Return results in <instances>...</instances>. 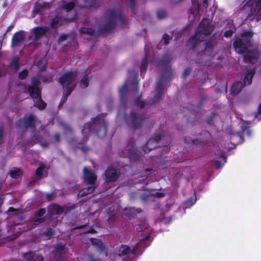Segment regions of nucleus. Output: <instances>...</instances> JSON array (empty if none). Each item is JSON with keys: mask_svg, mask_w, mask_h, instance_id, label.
<instances>
[{"mask_svg": "<svg viewBox=\"0 0 261 261\" xmlns=\"http://www.w3.org/2000/svg\"><path fill=\"white\" fill-rule=\"evenodd\" d=\"M171 60L170 57L166 56L159 62L154 57L152 59L149 54L147 51H146L145 58L143 60L140 66L141 75L146 72L149 62L159 66L162 70L161 77L156 85L155 93L149 105L155 104L161 99L164 93L167 83L172 79V70L168 64Z\"/></svg>", "mask_w": 261, "mask_h": 261, "instance_id": "1", "label": "nucleus"}, {"mask_svg": "<svg viewBox=\"0 0 261 261\" xmlns=\"http://www.w3.org/2000/svg\"><path fill=\"white\" fill-rule=\"evenodd\" d=\"M139 241L132 249L125 245H120L116 248V254L122 257L123 261H134L137 255L141 254L143 249L149 245L151 228L146 221L136 228Z\"/></svg>", "mask_w": 261, "mask_h": 261, "instance_id": "2", "label": "nucleus"}, {"mask_svg": "<svg viewBox=\"0 0 261 261\" xmlns=\"http://www.w3.org/2000/svg\"><path fill=\"white\" fill-rule=\"evenodd\" d=\"M134 88L135 91L138 90V82L136 79L129 83L128 79H127L124 84L119 89V94L120 97L121 105L118 110L117 118H123L126 124L133 128H137L146 123V118L143 115L140 116V113H137L134 111L131 112L129 116L125 115V112L126 110V95L128 88L130 87Z\"/></svg>", "mask_w": 261, "mask_h": 261, "instance_id": "3", "label": "nucleus"}, {"mask_svg": "<svg viewBox=\"0 0 261 261\" xmlns=\"http://www.w3.org/2000/svg\"><path fill=\"white\" fill-rule=\"evenodd\" d=\"M214 28V25L210 19H203L199 24L194 35L188 40L187 45L196 51V47L200 42L206 41L204 43V52L212 50L216 44L217 40L216 39L214 40L207 41V38L212 33Z\"/></svg>", "mask_w": 261, "mask_h": 261, "instance_id": "4", "label": "nucleus"}, {"mask_svg": "<svg viewBox=\"0 0 261 261\" xmlns=\"http://www.w3.org/2000/svg\"><path fill=\"white\" fill-rule=\"evenodd\" d=\"M253 33L250 31H245L242 37L244 42L241 38H237L234 42L235 50L239 54H244V60L246 62L255 63L258 56V50L251 44V37Z\"/></svg>", "mask_w": 261, "mask_h": 261, "instance_id": "5", "label": "nucleus"}, {"mask_svg": "<svg viewBox=\"0 0 261 261\" xmlns=\"http://www.w3.org/2000/svg\"><path fill=\"white\" fill-rule=\"evenodd\" d=\"M124 21V17L119 9L110 8L105 14L101 31L110 33L116 25H123Z\"/></svg>", "mask_w": 261, "mask_h": 261, "instance_id": "6", "label": "nucleus"}, {"mask_svg": "<svg viewBox=\"0 0 261 261\" xmlns=\"http://www.w3.org/2000/svg\"><path fill=\"white\" fill-rule=\"evenodd\" d=\"M50 82L51 79H47V77L41 76H37L32 79L31 85L25 88L29 93L31 97L34 99V105L40 110L43 109L46 103L41 98V92L39 88L40 81Z\"/></svg>", "mask_w": 261, "mask_h": 261, "instance_id": "7", "label": "nucleus"}, {"mask_svg": "<svg viewBox=\"0 0 261 261\" xmlns=\"http://www.w3.org/2000/svg\"><path fill=\"white\" fill-rule=\"evenodd\" d=\"M91 123H86L84 125L82 130L83 135L86 137H88L90 133L93 132L94 129L97 128L96 134L99 138H103L107 134L106 122L101 116H98L92 119Z\"/></svg>", "mask_w": 261, "mask_h": 261, "instance_id": "8", "label": "nucleus"}, {"mask_svg": "<svg viewBox=\"0 0 261 261\" xmlns=\"http://www.w3.org/2000/svg\"><path fill=\"white\" fill-rule=\"evenodd\" d=\"M77 72L71 71L63 74L59 79V82L65 90V93L60 103V106L63 105L66 100L76 85Z\"/></svg>", "mask_w": 261, "mask_h": 261, "instance_id": "9", "label": "nucleus"}, {"mask_svg": "<svg viewBox=\"0 0 261 261\" xmlns=\"http://www.w3.org/2000/svg\"><path fill=\"white\" fill-rule=\"evenodd\" d=\"M84 178L85 182L88 185V187L84 188L79 192L78 196L80 197L92 193L95 188V182L97 177L87 167H85L84 169Z\"/></svg>", "mask_w": 261, "mask_h": 261, "instance_id": "10", "label": "nucleus"}, {"mask_svg": "<svg viewBox=\"0 0 261 261\" xmlns=\"http://www.w3.org/2000/svg\"><path fill=\"white\" fill-rule=\"evenodd\" d=\"M255 73L254 69H249L247 70L244 77V84L238 82L234 83L231 88V92L233 94L239 93L245 85H249L252 83V79Z\"/></svg>", "mask_w": 261, "mask_h": 261, "instance_id": "11", "label": "nucleus"}, {"mask_svg": "<svg viewBox=\"0 0 261 261\" xmlns=\"http://www.w3.org/2000/svg\"><path fill=\"white\" fill-rule=\"evenodd\" d=\"M90 241L92 244L97 250L99 257L98 258H95L92 256H90L89 261H97L98 260H102L106 259L107 256V253L106 252V246L103 243L99 240L96 239L91 238Z\"/></svg>", "mask_w": 261, "mask_h": 261, "instance_id": "12", "label": "nucleus"}, {"mask_svg": "<svg viewBox=\"0 0 261 261\" xmlns=\"http://www.w3.org/2000/svg\"><path fill=\"white\" fill-rule=\"evenodd\" d=\"M244 10L250 11L248 15L261 16V0H247L244 5Z\"/></svg>", "mask_w": 261, "mask_h": 261, "instance_id": "13", "label": "nucleus"}, {"mask_svg": "<svg viewBox=\"0 0 261 261\" xmlns=\"http://www.w3.org/2000/svg\"><path fill=\"white\" fill-rule=\"evenodd\" d=\"M120 155L127 157L131 161H136L141 157L140 152L135 148L133 143L129 144L127 146L121 151Z\"/></svg>", "mask_w": 261, "mask_h": 261, "instance_id": "14", "label": "nucleus"}, {"mask_svg": "<svg viewBox=\"0 0 261 261\" xmlns=\"http://www.w3.org/2000/svg\"><path fill=\"white\" fill-rule=\"evenodd\" d=\"M49 30L47 26L34 28L33 30V34L28 38L29 44L35 43L39 38L47 34Z\"/></svg>", "mask_w": 261, "mask_h": 261, "instance_id": "15", "label": "nucleus"}, {"mask_svg": "<svg viewBox=\"0 0 261 261\" xmlns=\"http://www.w3.org/2000/svg\"><path fill=\"white\" fill-rule=\"evenodd\" d=\"M36 120L35 116L32 115L23 119H20L16 123L19 129L31 128L33 129L35 127Z\"/></svg>", "mask_w": 261, "mask_h": 261, "instance_id": "16", "label": "nucleus"}, {"mask_svg": "<svg viewBox=\"0 0 261 261\" xmlns=\"http://www.w3.org/2000/svg\"><path fill=\"white\" fill-rule=\"evenodd\" d=\"M65 252V246L62 244H58L55 248V250L51 253L48 261H65L63 254Z\"/></svg>", "mask_w": 261, "mask_h": 261, "instance_id": "17", "label": "nucleus"}, {"mask_svg": "<svg viewBox=\"0 0 261 261\" xmlns=\"http://www.w3.org/2000/svg\"><path fill=\"white\" fill-rule=\"evenodd\" d=\"M50 7V4L47 2L37 3L33 10V17L38 16L41 20L43 19V13L46 9H48Z\"/></svg>", "mask_w": 261, "mask_h": 261, "instance_id": "18", "label": "nucleus"}, {"mask_svg": "<svg viewBox=\"0 0 261 261\" xmlns=\"http://www.w3.org/2000/svg\"><path fill=\"white\" fill-rule=\"evenodd\" d=\"M27 33L24 31H19L15 33L12 38L11 47L14 48L21 46L24 41Z\"/></svg>", "mask_w": 261, "mask_h": 261, "instance_id": "19", "label": "nucleus"}, {"mask_svg": "<svg viewBox=\"0 0 261 261\" xmlns=\"http://www.w3.org/2000/svg\"><path fill=\"white\" fill-rule=\"evenodd\" d=\"M76 5L81 8H97L99 6V0H75Z\"/></svg>", "mask_w": 261, "mask_h": 261, "instance_id": "20", "label": "nucleus"}, {"mask_svg": "<svg viewBox=\"0 0 261 261\" xmlns=\"http://www.w3.org/2000/svg\"><path fill=\"white\" fill-rule=\"evenodd\" d=\"M49 216L51 220H55L57 218V215H59L64 212V208L55 204H50L48 207Z\"/></svg>", "mask_w": 261, "mask_h": 261, "instance_id": "21", "label": "nucleus"}, {"mask_svg": "<svg viewBox=\"0 0 261 261\" xmlns=\"http://www.w3.org/2000/svg\"><path fill=\"white\" fill-rule=\"evenodd\" d=\"M164 194L162 192H159L156 190H152L146 192L141 196V198L143 201H148L152 200V197L160 198L164 197Z\"/></svg>", "mask_w": 261, "mask_h": 261, "instance_id": "22", "label": "nucleus"}, {"mask_svg": "<svg viewBox=\"0 0 261 261\" xmlns=\"http://www.w3.org/2000/svg\"><path fill=\"white\" fill-rule=\"evenodd\" d=\"M74 18H62V17L57 16L51 21V27L52 29H56L59 26L63 25L68 23L69 21H72Z\"/></svg>", "mask_w": 261, "mask_h": 261, "instance_id": "23", "label": "nucleus"}, {"mask_svg": "<svg viewBox=\"0 0 261 261\" xmlns=\"http://www.w3.org/2000/svg\"><path fill=\"white\" fill-rule=\"evenodd\" d=\"M22 256L26 261H43V257L38 253L28 252L22 253Z\"/></svg>", "mask_w": 261, "mask_h": 261, "instance_id": "24", "label": "nucleus"}, {"mask_svg": "<svg viewBox=\"0 0 261 261\" xmlns=\"http://www.w3.org/2000/svg\"><path fill=\"white\" fill-rule=\"evenodd\" d=\"M119 173L117 170L113 168H109L106 172V176L108 181H114L118 177Z\"/></svg>", "mask_w": 261, "mask_h": 261, "instance_id": "25", "label": "nucleus"}, {"mask_svg": "<svg viewBox=\"0 0 261 261\" xmlns=\"http://www.w3.org/2000/svg\"><path fill=\"white\" fill-rule=\"evenodd\" d=\"M215 153L219 156V160H216L215 164L217 168H220L226 163V159L223 151L217 150Z\"/></svg>", "mask_w": 261, "mask_h": 261, "instance_id": "26", "label": "nucleus"}, {"mask_svg": "<svg viewBox=\"0 0 261 261\" xmlns=\"http://www.w3.org/2000/svg\"><path fill=\"white\" fill-rule=\"evenodd\" d=\"M230 139L232 144L236 145L244 141L242 135L239 133L231 132Z\"/></svg>", "mask_w": 261, "mask_h": 261, "instance_id": "27", "label": "nucleus"}, {"mask_svg": "<svg viewBox=\"0 0 261 261\" xmlns=\"http://www.w3.org/2000/svg\"><path fill=\"white\" fill-rule=\"evenodd\" d=\"M162 139V136L156 135L155 136L154 138L150 139L148 142L147 143L145 146L143 147V150L145 152H147L149 151L151 149L152 147H153L152 146V143H155V144Z\"/></svg>", "mask_w": 261, "mask_h": 261, "instance_id": "28", "label": "nucleus"}, {"mask_svg": "<svg viewBox=\"0 0 261 261\" xmlns=\"http://www.w3.org/2000/svg\"><path fill=\"white\" fill-rule=\"evenodd\" d=\"M140 208H135L134 207H128L126 208L124 210L123 213V215L126 216L127 218L130 219L133 217L135 214L140 213L141 212Z\"/></svg>", "mask_w": 261, "mask_h": 261, "instance_id": "29", "label": "nucleus"}, {"mask_svg": "<svg viewBox=\"0 0 261 261\" xmlns=\"http://www.w3.org/2000/svg\"><path fill=\"white\" fill-rule=\"evenodd\" d=\"M47 168L43 164H40V166L36 171V177L38 179H41L44 177L46 175Z\"/></svg>", "mask_w": 261, "mask_h": 261, "instance_id": "30", "label": "nucleus"}, {"mask_svg": "<svg viewBox=\"0 0 261 261\" xmlns=\"http://www.w3.org/2000/svg\"><path fill=\"white\" fill-rule=\"evenodd\" d=\"M74 35H66L63 34L60 36L59 39V43L62 44L64 40L70 41V45L72 46L75 44V42L74 40Z\"/></svg>", "mask_w": 261, "mask_h": 261, "instance_id": "31", "label": "nucleus"}, {"mask_svg": "<svg viewBox=\"0 0 261 261\" xmlns=\"http://www.w3.org/2000/svg\"><path fill=\"white\" fill-rule=\"evenodd\" d=\"M60 7L66 10L67 12L71 11L74 7V4L72 2H67L65 1H62L60 4Z\"/></svg>", "mask_w": 261, "mask_h": 261, "instance_id": "32", "label": "nucleus"}, {"mask_svg": "<svg viewBox=\"0 0 261 261\" xmlns=\"http://www.w3.org/2000/svg\"><path fill=\"white\" fill-rule=\"evenodd\" d=\"M241 127L243 133H246L248 137L251 136V132L249 127V122L246 121H241Z\"/></svg>", "mask_w": 261, "mask_h": 261, "instance_id": "33", "label": "nucleus"}, {"mask_svg": "<svg viewBox=\"0 0 261 261\" xmlns=\"http://www.w3.org/2000/svg\"><path fill=\"white\" fill-rule=\"evenodd\" d=\"M45 212V209L41 208L36 213V216L37 217V218H36L35 220L34 223V225H38L43 221V219L40 217L44 214Z\"/></svg>", "mask_w": 261, "mask_h": 261, "instance_id": "34", "label": "nucleus"}, {"mask_svg": "<svg viewBox=\"0 0 261 261\" xmlns=\"http://www.w3.org/2000/svg\"><path fill=\"white\" fill-rule=\"evenodd\" d=\"M135 105L140 108L146 109L148 104L144 101H141L139 97H137L135 100Z\"/></svg>", "mask_w": 261, "mask_h": 261, "instance_id": "35", "label": "nucleus"}, {"mask_svg": "<svg viewBox=\"0 0 261 261\" xmlns=\"http://www.w3.org/2000/svg\"><path fill=\"white\" fill-rule=\"evenodd\" d=\"M10 68L14 71H17L19 68L18 59L15 57L13 58L10 63Z\"/></svg>", "mask_w": 261, "mask_h": 261, "instance_id": "36", "label": "nucleus"}, {"mask_svg": "<svg viewBox=\"0 0 261 261\" xmlns=\"http://www.w3.org/2000/svg\"><path fill=\"white\" fill-rule=\"evenodd\" d=\"M196 197L194 195V197L190 198L187 200L184 203V207L186 208H190L196 202Z\"/></svg>", "mask_w": 261, "mask_h": 261, "instance_id": "37", "label": "nucleus"}, {"mask_svg": "<svg viewBox=\"0 0 261 261\" xmlns=\"http://www.w3.org/2000/svg\"><path fill=\"white\" fill-rule=\"evenodd\" d=\"M150 170L146 169L141 174L140 176V179H139L137 181H135V184L141 182L142 181H144L145 180L147 177L150 176V173H149Z\"/></svg>", "mask_w": 261, "mask_h": 261, "instance_id": "38", "label": "nucleus"}, {"mask_svg": "<svg viewBox=\"0 0 261 261\" xmlns=\"http://www.w3.org/2000/svg\"><path fill=\"white\" fill-rule=\"evenodd\" d=\"M82 34L90 35L91 36H93L95 33V31L91 28H82L80 30Z\"/></svg>", "mask_w": 261, "mask_h": 261, "instance_id": "39", "label": "nucleus"}, {"mask_svg": "<svg viewBox=\"0 0 261 261\" xmlns=\"http://www.w3.org/2000/svg\"><path fill=\"white\" fill-rule=\"evenodd\" d=\"M113 209H112L111 207H109L107 212L109 220H114L115 219L114 205H113Z\"/></svg>", "mask_w": 261, "mask_h": 261, "instance_id": "40", "label": "nucleus"}, {"mask_svg": "<svg viewBox=\"0 0 261 261\" xmlns=\"http://www.w3.org/2000/svg\"><path fill=\"white\" fill-rule=\"evenodd\" d=\"M21 171L19 169H14L10 172V174L12 178H17L21 176Z\"/></svg>", "mask_w": 261, "mask_h": 261, "instance_id": "41", "label": "nucleus"}, {"mask_svg": "<svg viewBox=\"0 0 261 261\" xmlns=\"http://www.w3.org/2000/svg\"><path fill=\"white\" fill-rule=\"evenodd\" d=\"M89 85V77L87 75H84L80 83V86L83 88L88 87Z\"/></svg>", "mask_w": 261, "mask_h": 261, "instance_id": "42", "label": "nucleus"}, {"mask_svg": "<svg viewBox=\"0 0 261 261\" xmlns=\"http://www.w3.org/2000/svg\"><path fill=\"white\" fill-rule=\"evenodd\" d=\"M46 64V60L45 59H41L37 63V66L39 69L43 71L45 69Z\"/></svg>", "mask_w": 261, "mask_h": 261, "instance_id": "43", "label": "nucleus"}, {"mask_svg": "<svg viewBox=\"0 0 261 261\" xmlns=\"http://www.w3.org/2000/svg\"><path fill=\"white\" fill-rule=\"evenodd\" d=\"M171 38L170 37V36H169L167 34H165L163 36V39L161 40L160 44H163L164 45H167L169 43V41L171 40Z\"/></svg>", "mask_w": 261, "mask_h": 261, "instance_id": "44", "label": "nucleus"}, {"mask_svg": "<svg viewBox=\"0 0 261 261\" xmlns=\"http://www.w3.org/2000/svg\"><path fill=\"white\" fill-rule=\"evenodd\" d=\"M254 118L258 121L261 120V102L259 104L257 112L254 114Z\"/></svg>", "mask_w": 261, "mask_h": 261, "instance_id": "45", "label": "nucleus"}, {"mask_svg": "<svg viewBox=\"0 0 261 261\" xmlns=\"http://www.w3.org/2000/svg\"><path fill=\"white\" fill-rule=\"evenodd\" d=\"M156 14H157V16H158V18L162 19V18H164L166 16V13L164 10H159L157 12Z\"/></svg>", "mask_w": 261, "mask_h": 261, "instance_id": "46", "label": "nucleus"}, {"mask_svg": "<svg viewBox=\"0 0 261 261\" xmlns=\"http://www.w3.org/2000/svg\"><path fill=\"white\" fill-rule=\"evenodd\" d=\"M28 75V71L27 70H23L19 74L20 79L23 80L25 79Z\"/></svg>", "mask_w": 261, "mask_h": 261, "instance_id": "47", "label": "nucleus"}, {"mask_svg": "<svg viewBox=\"0 0 261 261\" xmlns=\"http://www.w3.org/2000/svg\"><path fill=\"white\" fill-rule=\"evenodd\" d=\"M35 140L37 142L39 143L41 146H42L43 147H46L48 146V143L47 142H42L39 138H35Z\"/></svg>", "mask_w": 261, "mask_h": 261, "instance_id": "48", "label": "nucleus"}, {"mask_svg": "<svg viewBox=\"0 0 261 261\" xmlns=\"http://www.w3.org/2000/svg\"><path fill=\"white\" fill-rule=\"evenodd\" d=\"M54 234V231L52 229H48L44 232V235L46 237H50Z\"/></svg>", "mask_w": 261, "mask_h": 261, "instance_id": "49", "label": "nucleus"}, {"mask_svg": "<svg viewBox=\"0 0 261 261\" xmlns=\"http://www.w3.org/2000/svg\"><path fill=\"white\" fill-rule=\"evenodd\" d=\"M233 31L232 30L229 29L228 31H225L224 33V36L225 37H229L232 35Z\"/></svg>", "mask_w": 261, "mask_h": 261, "instance_id": "50", "label": "nucleus"}, {"mask_svg": "<svg viewBox=\"0 0 261 261\" xmlns=\"http://www.w3.org/2000/svg\"><path fill=\"white\" fill-rule=\"evenodd\" d=\"M184 31H182V32H174L173 33V35L174 36L176 34H177L176 35V37H175V39H177L178 38H180L181 36H182V34L184 33Z\"/></svg>", "mask_w": 261, "mask_h": 261, "instance_id": "51", "label": "nucleus"}, {"mask_svg": "<svg viewBox=\"0 0 261 261\" xmlns=\"http://www.w3.org/2000/svg\"><path fill=\"white\" fill-rule=\"evenodd\" d=\"M135 1L136 0H130L127 3V6L130 8H133L135 4Z\"/></svg>", "mask_w": 261, "mask_h": 261, "instance_id": "52", "label": "nucleus"}, {"mask_svg": "<svg viewBox=\"0 0 261 261\" xmlns=\"http://www.w3.org/2000/svg\"><path fill=\"white\" fill-rule=\"evenodd\" d=\"M45 196H46V199L48 200H50L54 198V195L52 193H49V194H46Z\"/></svg>", "mask_w": 261, "mask_h": 261, "instance_id": "53", "label": "nucleus"}, {"mask_svg": "<svg viewBox=\"0 0 261 261\" xmlns=\"http://www.w3.org/2000/svg\"><path fill=\"white\" fill-rule=\"evenodd\" d=\"M191 72V69L190 68H187L185 69V70L184 71L183 75L184 76H187Z\"/></svg>", "mask_w": 261, "mask_h": 261, "instance_id": "54", "label": "nucleus"}, {"mask_svg": "<svg viewBox=\"0 0 261 261\" xmlns=\"http://www.w3.org/2000/svg\"><path fill=\"white\" fill-rule=\"evenodd\" d=\"M3 136H4L3 128L1 127V128H0V143H1V142L2 141Z\"/></svg>", "mask_w": 261, "mask_h": 261, "instance_id": "55", "label": "nucleus"}, {"mask_svg": "<svg viewBox=\"0 0 261 261\" xmlns=\"http://www.w3.org/2000/svg\"><path fill=\"white\" fill-rule=\"evenodd\" d=\"M202 6L206 9L208 6V3L207 0H203L202 2Z\"/></svg>", "mask_w": 261, "mask_h": 261, "instance_id": "56", "label": "nucleus"}, {"mask_svg": "<svg viewBox=\"0 0 261 261\" xmlns=\"http://www.w3.org/2000/svg\"><path fill=\"white\" fill-rule=\"evenodd\" d=\"M95 231L94 230V229L91 228L90 229H89L87 230H85L83 232L84 233H94Z\"/></svg>", "mask_w": 261, "mask_h": 261, "instance_id": "57", "label": "nucleus"}, {"mask_svg": "<svg viewBox=\"0 0 261 261\" xmlns=\"http://www.w3.org/2000/svg\"><path fill=\"white\" fill-rule=\"evenodd\" d=\"M55 139L57 142H59L60 140V136L59 134H56L54 136Z\"/></svg>", "mask_w": 261, "mask_h": 261, "instance_id": "58", "label": "nucleus"}, {"mask_svg": "<svg viewBox=\"0 0 261 261\" xmlns=\"http://www.w3.org/2000/svg\"><path fill=\"white\" fill-rule=\"evenodd\" d=\"M4 68H5L4 69H0V76L2 75L3 74H4L5 73V71L7 70V69L5 67Z\"/></svg>", "mask_w": 261, "mask_h": 261, "instance_id": "59", "label": "nucleus"}, {"mask_svg": "<svg viewBox=\"0 0 261 261\" xmlns=\"http://www.w3.org/2000/svg\"><path fill=\"white\" fill-rule=\"evenodd\" d=\"M15 211V209L13 207H10L9 208V210H8L9 212H13V211Z\"/></svg>", "mask_w": 261, "mask_h": 261, "instance_id": "60", "label": "nucleus"}, {"mask_svg": "<svg viewBox=\"0 0 261 261\" xmlns=\"http://www.w3.org/2000/svg\"><path fill=\"white\" fill-rule=\"evenodd\" d=\"M84 226H85V225H82V226L80 225V226L75 227L74 229L82 228H84Z\"/></svg>", "mask_w": 261, "mask_h": 261, "instance_id": "61", "label": "nucleus"}, {"mask_svg": "<svg viewBox=\"0 0 261 261\" xmlns=\"http://www.w3.org/2000/svg\"><path fill=\"white\" fill-rule=\"evenodd\" d=\"M3 202V199L1 197H0V206L2 204Z\"/></svg>", "mask_w": 261, "mask_h": 261, "instance_id": "62", "label": "nucleus"}, {"mask_svg": "<svg viewBox=\"0 0 261 261\" xmlns=\"http://www.w3.org/2000/svg\"><path fill=\"white\" fill-rule=\"evenodd\" d=\"M218 35L219 37H221V33H218Z\"/></svg>", "mask_w": 261, "mask_h": 261, "instance_id": "63", "label": "nucleus"}, {"mask_svg": "<svg viewBox=\"0 0 261 261\" xmlns=\"http://www.w3.org/2000/svg\"><path fill=\"white\" fill-rule=\"evenodd\" d=\"M56 221H57V222H59V221H60V220H57Z\"/></svg>", "mask_w": 261, "mask_h": 261, "instance_id": "64", "label": "nucleus"}]
</instances>
